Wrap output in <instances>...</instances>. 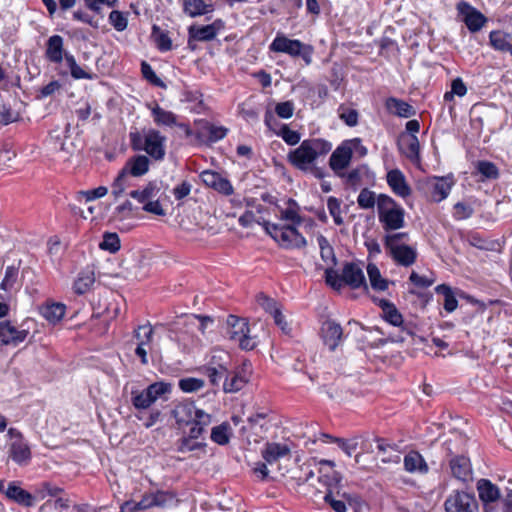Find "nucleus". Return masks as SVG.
I'll return each instance as SVG.
<instances>
[{
	"instance_id": "obj_1",
	"label": "nucleus",
	"mask_w": 512,
	"mask_h": 512,
	"mask_svg": "<svg viewBox=\"0 0 512 512\" xmlns=\"http://www.w3.org/2000/svg\"><path fill=\"white\" fill-rule=\"evenodd\" d=\"M279 217L281 220L290 222L288 225L270 223L264 220L258 222L264 230L283 248H300L306 244L305 238L298 232L296 226L303 221L299 215V207L295 200L289 198L286 201L285 208H279Z\"/></svg>"
},
{
	"instance_id": "obj_2",
	"label": "nucleus",
	"mask_w": 512,
	"mask_h": 512,
	"mask_svg": "<svg viewBox=\"0 0 512 512\" xmlns=\"http://www.w3.org/2000/svg\"><path fill=\"white\" fill-rule=\"evenodd\" d=\"M324 466L329 467L331 473L322 475V483L327 487V493L324 496V501L335 512H346L347 507L353 509L354 512H360L363 506L361 498L355 494L347 493L341 486L342 476L339 472L333 470L335 463L333 460L322 459V474L324 473Z\"/></svg>"
},
{
	"instance_id": "obj_3",
	"label": "nucleus",
	"mask_w": 512,
	"mask_h": 512,
	"mask_svg": "<svg viewBox=\"0 0 512 512\" xmlns=\"http://www.w3.org/2000/svg\"><path fill=\"white\" fill-rule=\"evenodd\" d=\"M130 147L135 152L145 151L150 160L163 161L166 155V137L159 130L150 128L144 134L129 132Z\"/></svg>"
},
{
	"instance_id": "obj_4",
	"label": "nucleus",
	"mask_w": 512,
	"mask_h": 512,
	"mask_svg": "<svg viewBox=\"0 0 512 512\" xmlns=\"http://www.w3.org/2000/svg\"><path fill=\"white\" fill-rule=\"evenodd\" d=\"M325 280L327 285L336 291H340L344 286L354 290L362 288L366 293L369 290L363 270L358 264L352 262L343 266L341 274L327 268L325 270Z\"/></svg>"
},
{
	"instance_id": "obj_5",
	"label": "nucleus",
	"mask_w": 512,
	"mask_h": 512,
	"mask_svg": "<svg viewBox=\"0 0 512 512\" xmlns=\"http://www.w3.org/2000/svg\"><path fill=\"white\" fill-rule=\"evenodd\" d=\"M150 165V158L144 154H135L129 157L111 185L112 195L119 198L128 186V178L144 176L149 172Z\"/></svg>"
},
{
	"instance_id": "obj_6",
	"label": "nucleus",
	"mask_w": 512,
	"mask_h": 512,
	"mask_svg": "<svg viewBox=\"0 0 512 512\" xmlns=\"http://www.w3.org/2000/svg\"><path fill=\"white\" fill-rule=\"evenodd\" d=\"M269 50L275 53H284L293 58L300 57L306 65L312 62L314 49L311 45L305 44L298 39H290L282 33H277Z\"/></svg>"
},
{
	"instance_id": "obj_7",
	"label": "nucleus",
	"mask_w": 512,
	"mask_h": 512,
	"mask_svg": "<svg viewBox=\"0 0 512 512\" xmlns=\"http://www.w3.org/2000/svg\"><path fill=\"white\" fill-rule=\"evenodd\" d=\"M377 209L379 221L386 231L397 230L404 226V209L390 196L380 194L377 198Z\"/></svg>"
},
{
	"instance_id": "obj_8",
	"label": "nucleus",
	"mask_w": 512,
	"mask_h": 512,
	"mask_svg": "<svg viewBox=\"0 0 512 512\" xmlns=\"http://www.w3.org/2000/svg\"><path fill=\"white\" fill-rule=\"evenodd\" d=\"M226 323L229 339L237 342L241 349L250 351L256 347L255 340L249 335L250 327L246 318L230 314Z\"/></svg>"
},
{
	"instance_id": "obj_9",
	"label": "nucleus",
	"mask_w": 512,
	"mask_h": 512,
	"mask_svg": "<svg viewBox=\"0 0 512 512\" xmlns=\"http://www.w3.org/2000/svg\"><path fill=\"white\" fill-rule=\"evenodd\" d=\"M171 392V384L166 382H154L146 389L132 390L131 403L137 410L148 409L158 398Z\"/></svg>"
},
{
	"instance_id": "obj_10",
	"label": "nucleus",
	"mask_w": 512,
	"mask_h": 512,
	"mask_svg": "<svg viewBox=\"0 0 512 512\" xmlns=\"http://www.w3.org/2000/svg\"><path fill=\"white\" fill-rule=\"evenodd\" d=\"M195 142L198 145L210 146L223 140L229 133V128L217 126L207 119H195Z\"/></svg>"
},
{
	"instance_id": "obj_11",
	"label": "nucleus",
	"mask_w": 512,
	"mask_h": 512,
	"mask_svg": "<svg viewBox=\"0 0 512 512\" xmlns=\"http://www.w3.org/2000/svg\"><path fill=\"white\" fill-rule=\"evenodd\" d=\"M316 141L317 140H304L299 147L288 153V162L299 170H312V166L319 155V152L314 147V142Z\"/></svg>"
},
{
	"instance_id": "obj_12",
	"label": "nucleus",
	"mask_w": 512,
	"mask_h": 512,
	"mask_svg": "<svg viewBox=\"0 0 512 512\" xmlns=\"http://www.w3.org/2000/svg\"><path fill=\"white\" fill-rule=\"evenodd\" d=\"M248 428L260 439H264L273 427L279 424L278 417L271 409L262 408L247 419Z\"/></svg>"
},
{
	"instance_id": "obj_13",
	"label": "nucleus",
	"mask_w": 512,
	"mask_h": 512,
	"mask_svg": "<svg viewBox=\"0 0 512 512\" xmlns=\"http://www.w3.org/2000/svg\"><path fill=\"white\" fill-rule=\"evenodd\" d=\"M17 326L11 320H0V348H16L24 343L30 335L29 329Z\"/></svg>"
},
{
	"instance_id": "obj_14",
	"label": "nucleus",
	"mask_w": 512,
	"mask_h": 512,
	"mask_svg": "<svg viewBox=\"0 0 512 512\" xmlns=\"http://www.w3.org/2000/svg\"><path fill=\"white\" fill-rule=\"evenodd\" d=\"M446 512H479V504L473 493L453 491L445 500Z\"/></svg>"
},
{
	"instance_id": "obj_15",
	"label": "nucleus",
	"mask_w": 512,
	"mask_h": 512,
	"mask_svg": "<svg viewBox=\"0 0 512 512\" xmlns=\"http://www.w3.org/2000/svg\"><path fill=\"white\" fill-rule=\"evenodd\" d=\"M456 8L471 33L480 31L488 21L484 14L466 1H460Z\"/></svg>"
},
{
	"instance_id": "obj_16",
	"label": "nucleus",
	"mask_w": 512,
	"mask_h": 512,
	"mask_svg": "<svg viewBox=\"0 0 512 512\" xmlns=\"http://www.w3.org/2000/svg\"><path fill=\"white\" fill-rule=\"evenodd\" d=\"M199 177L206 187L213 189L219 194L230 196L234 193L231 181L217 171L207 169L202 171Z\"/></svg>"
},
{
	"instance_id": "obj_17",
	"label": "nucleus",
	"mask_w": 512,
	"mask_h": 512,
	"mask_svg": "<svg viewBox=\"0 0 512 512\" xmlns=\"http://www.w3.org/2000/svg\"><path fill=\"white\" fill-rule=\"evenodd\" d=\"M225 23L222 19H216L211 24L204 26H190L188 29V45L191 47L192 41L207 42L216 38L219 31L224 29Z\"/></svg>"
},
{
	"instance_id": "obj_18",
	"label": "nucleus",
	"mask_w": 512,
	"mask_h": 512,
	"mask_svg": "<svg viewBox=\"0 0 512 512\" xmlns=\"http://www.w3.org/2000/svg\"><path fill=\"white\" fill-rule=\"evenodd\" d=\"M343 341V329L340 324L332 320L322 322V343L329 351H336L342 346Z\"/></svg>"
},
{
	"instance_id": "obj_19",
	"label": "nucleus",
	"mask_w": 512,
	"mask_h": 512,
	"mask_svg": "<svg viewBox=\"0 0 512 512\" xmlns=\"http://www.w3.org/2000/svg\"><path fill=\"white\" fill-rule=\"evenodd\" d=\"M352 146V141H345L339 145L330 156L329 165L338 176L344 175V169L351 161L353 155Z\"/></svg>"
},
{
	"instance_id": "obj_20",
	"label": "nucleus",
	"mask_w": 512,
	"mask_h": 512,
	"mask_svg": "<svg viewBox=\"0 0 512 512\" xmlns=\"http://www.w3.org/2000/svg\"><path fill=\"white\" fill-rule=\"evenodd\" d=\"M22 482L18 480L10 481L4 490L5 497L20 506L29 508L33 507L36 498L29 491L22 488Z\"/></svg>"
},
{
	"instance_id": "obj_21",
	"label": "nucleus",
	"mask_w": 512,
	"mask_h": 512,
	"mask_svg": "<svg viewBox=\"0 0 512 512\" xmlns=\"http://www.w3.org/2000/svg\"><path fill=\"white\" fill-rule=\"evenodd\" d=\"M9 458L17 465L27 466L32 459L30 446L24 439L14 440L8 449Z\"/></svg>"
},
{
	"instance_id": "obj_22",
	"label": "nucleus",
	"mask_w": 512,
	"mask_h": 512,
	"mask_svg": "<svg viewBox=\"0 0 512 512\" xmlns=\"http://www.w3.org/2000/svg\"><path fill=\"white\" fill-rule=\"evenodd\" d=\"M66 309L67 307L64 303L47 300L39 307V314L49 324L55 326L64 318Z\"/></svg>"
},
{
	"instance_id": "obj_23",
	"label": "nucleus",
	"mask_w": 512,
	"mask_h": 512,
	"mask_svg": "<svg viewBox=\"0 0 512 512\" xmlns=\"http://www.w3.org/2000/svg\"><path fill=\"white\" fill-rule=\"evenodd\" d=\"M64 39L60 35L50 36L45 44V59L54 64H60L65 54Z\"/></svg>"
},
{
	"instance_id": "obj_24",
	"label": "nucleus",
	"mask_w": 512,
	"mask_h": 512,
	"mask_svg": "<svg viewBox=\"0 0 512 512\" xmlns=\"http://www.w3.org/2000/svg\"><path fill=\"white\" fill-rule=\"evenodd\" d=\"M199 410L194 402L184 401L175 405L171 414L179 426H188Z\"/></svg>"
},
{
	"instance_id": "obj_25",
	"label": "nucleus",
	"mask_w": 512,
	"mask_h": 512,
	"mask_svg": "<svg viewBox=\"0 0 512 512\" xmlns=\"http://www.w3.org/2000/svg\"><path fill=\"white\" fill-rule=\"evenodd\" d=\"M339 176L345 179L344 183L347 187L356 191L365 185L367 180H369L370 171L367 165H360L347 173L344 172V175Z\"/></svg>"
},
{
	"instance_id": "obj_26",
	"label": "nucleus",
	"mask_w": 512,
	"mask_h": 512,
	"mask_svg": "<svg viewBox=\"0 0 512 512\" xmlns=\"http://www.w3.org/2000/svg\"><path fill=\"white\" fill-rule=\"evenodd\" d=\"M291 449L285 443L267 442L261 452L263 459L273 465L280 459L290 455Z\"/></svg>"
},
{
	"instance_id": "obj_27",
	"label": "nucleus",
	"mask_w": 512,
	"mask_h": 512,
	"mask_svg": "<svg viewBox=\"0 0 512 512\" xmlns=\"http://www.w3.org/2000/svg\"><path fill=\"white\" fill-rule=\"evenodd\" d=\"M393 260L404 267L413 265L417 258V252L414 248L408 245H398L386 248Z\"/></svg>"
},
{
	"instance_id": "obj_28",
	"label": "nucleus",
	"mask_w": 512,
	"mask_h": 512,
	"mask_svg": "<svg viewBox=\"0 0 512 512\" xmlns=\"http://www.w3.org/2000/svg\"><path fill=\"white\" fill-rule=\"evenodd\" d=\"M404 469L409 473L425 475L429 472V466L424 457L415 450L409 451L403 459Z\"/></svg>"
},
{
	"instance_id": "obj_29",
	"label": "nucleus",
	"mask_w": 512,
	"mask_h": 512,
	"mask_svg": "<svg viewBox=\"0 0 512 512\" xmlns=\"http://www.w3.org/2000/svg\"><path fill=\"white\" fill-rule=\"evenodd\" d=\"M476 488L479 499L482 503H495L501 498L499 487L488 479H479L477 481Z\"/></svg>"
},
{
	"instance_id": "obj_30",
	"label": "nucleus",
	"mask_w": 512,
	"mask_h": 512,
	"mask_svg": "<svg viewBox=\"0 0 512 512\" xmlns=\"http://www.w3.org/2000/svg\"><path fill=\"white\" fill-rule=\"evenodd\" d=\"M449 464L452 475L456 479L466 482L472 478V468L467 457L463 455L455 456L450 460Z\"/></svg>"
},
{
	"instance_id": "obj_31",
	"label": "nucleus",
	"mask_w": 512,
	"mask_h": 512,
	"mask_svg": "<svg viewBox=\"0 0 512 512\" xmlns=\"http://www.w3.org/2000/svg\"><path fill=\"white\" fill-rule=\"evenodd\" d=\"M387 183L392 191L402 198L411 194V188L407 184L404 174L399 169H393L387 173Z\"/></svg>"
},
{
	"instance_id": "obj_32",
	"label": "nucleus",
	"mask_w": 512,
	"mask_h": 512,
	"mask_svg": "<svg viewBox=\"0 0 512 512\" xmlns=\"http://www.w3.org/2000/svg\"><path fill=\"white\" fill-rule=\"evenodd\" d=\"M214 359L215 357L208 364L204 365L201 368V372L208 377L212 386H219L222 379L225 380L228 369L224 364L216 363Z\"/></svg>"
},
{
	"instance_id": "obj_33",
	"label": "nucleus",
	"mask_w": 512,
	"mask_h": 512,
	"mask_svg": "<svg viewBox=\"0 0 512 512\" xmlns=\"http://www.w3.org/2000/svg\"><path fill=\"white\" fill-rule=\"evenodd\" d=\"M385 106L390 113L402 118L412 117L416 113L413 106L395 97H389L386 100Z\"/></svg>"
},
{
	"instance_id": "obj_34",
	"label": "nucleus",
	"mask_w": 512,
	"mask_h": 512,
	"mask_svg": "<svg viewBox=\"0 0 512 512\" xmlns=\"http://www.w3.org/2000/svg\"><path fill=\"white\" fill-rule=\"evenodd\" d=\"M212 423L211 414L200 409L193 421L190 423L189 432L191 437L201 438L207 431L208 426Z\"/></svg>"
},
{
	"instance_id": "obj_35",
	"label": "nucleus",
	"mask_w": 512,
	"mask_h": 512,
	"mask_svg": "<svg viewBox=\"0 0 512 512\" xmlns=\"http://www.w3.org/2000/svg\"><path fill=\"white\" fill-rule=\"evenodd\" d=\"M182 9L186 15L195 18L212 12L213 5L204 0H182Z\"/></svg>"
},
{
	"instance_id": "obj_36",
	"label": "nucleus",
	"mask_w": 512,
	"mask_h": 512,
	"mask_svg": "<svg viewBox=\"0 0 512 512\" xmlns=\"http://www.w3.org/2000/svg\"><path fill=\"white\" fill-rule=\"evenodd\" d=\"M95 283V274L93 270L84 269L79 272L73 283V291L77 295L87 293Z\"/></svg>"
},
{
	"instance_id": "obj_37",
	"label": "nucleus",
	"mask_w": 512,
	"mask_h": 512,
	"mask_svg": "<svg viewBox=\"0 0 512 512\" xmlns=\"http://www.w3.org/2000/svg\"><path fill=\"white\" fill-rule=\"evenodd\" d=\"M378 305L382 309L385 321L396 327L403 324V316L392 302L381 299Z\"/></svg>"
},
{
	"instance_id": "obj_38",
	"label": "nucleus",
	"mask_w": 512,
	"mask_h": 512,
	"mask_svg": "<svg viewBox=\"0 0 512 512\" xmlns=\"http://www.w3.org/2000/svg\"><path fill=\"white\" fill-rule=\"evenodd\" d=\"M182 96L184 102L191 104V112L201 114L206 110L203 94L200 90L186 89L183 91Z\"/></svg>"
},
{
	"instance_id": "obj_39",
	"label": "nucleus",
	"mask_w": 512,
	"mask_h": 512,
	"mask_svg": "<svg viewBox=\"0 0 512 512\" xmlns=\"http://www.w3.org/2000/svg\"><path fill=\"white\" fill-rule=\"evenodd\" d=\"M248 380L238 372H230L227 370L225 380L223 382V390L225 393H236L244 388Z\"/></svg>"
},
{
	"instance_id": "obj_40",
	"label": "nucleus",
	"mask_w": 512,
	"mask_h": 512,
	"mask_svg": "<svg viewBox=\"0 0 512 512\" xmlns=\"http://www.w3.org/2000/svg\"><path fill=\"white\" fill-rule=\"evenodd\" d=\"M154 122L158 126H175L177 123V115L172 111H168L160 107L158 104L151 110Z\"/></svg>"
},
{
	"instance_id": "obj_41",
	"label": "nucleus",
	"mask_w": 512,
	"mask_h": 512,
	"mask_svg": "<svg viewBox=\"0 0 512 512\" xmlns=\"http://www.w3.org/2000/svg\"><path fill=\"white\" fill-rule=\"evenodd\" d=\"M400 149L411 161H419L420 144L416 135H410L407 138H403Z\"/></svg>"
},
{
	"instance_id": "obj_42",
	"label": "nucleus",
	"mask_w": 512,
	"mask_h": 512,
	"mask_svg": "<svg viewBox=\"0 0 512 512\" xmlns=\"http://www.w3.org/2000/svg\"><path fill=\"white\" fill-rule=\"evenodd\" d=\"M231 435L232 432L230 424L228 422H223L211 429L210 438L214 443L224 446L230 442Z\"/></svg>"
},
{
	"instance_id": "obj_43",
	"label": "nucleus",
	"mask_w": 512,
	"mask_h": 512,
	"mask_svg": "<svg viewBox=\"0 0 512 512\" xmlns=\"http://www.w3.org/2000/svg\"><path fill=\"white\" fill-rule=\"evenodd\" d=\"M151 37L160 52L172 50V40L167 31H162L157 25L152 26Z\"/></svg>"
},
{
	"instance_id": "obj_44",
	"label": "nucleus",
	"mask_w": 512,
	"mask_h": 512,
	"mask_svg": "<svg viewBox=\"0 0 512 512\" xmlns=\"http://www.w3.org/2000/svg\"><path fill=\"white\" fill-rule=\"evenodd\" d=\"M199 438L191 437V433L188 432L187 435L181 437L177 441V451L180 453H187L196 450H204L206 447V443L202 441H198Z\"/></svg>"
},
{
	"instance_id": "obj_45",
	"label": "nucleus",
	"mask_w": 512,
	"mask_h": 512,
	"mask_svg": "<svg viewBox=\"0 0 512 512\" xmlns=\"http://www.w3.org/2000/svg\"><path fill=\"white\" fill-rule=\"evenodd\" d=\"M158 192L157 185L154 181L148 182L143 189L141 190H133L129 192V196L135 199L137 202L141 204H145L150 201L153 197L156 196Z\"/></svg>"
},
{
	"instance_id": "obj_46",
	"label": "nucleus",
	"mask_w": 512,
	"mask_h": 512,
	"mask_svg": "<svg viewBox=\"0 0 512 512\" xmlns=\"http://www.w3.org/2000/svg\"><path fill=\"white\" fill-rule=\"evenodd\" d=\"M367 274L370 285L374 290L384 291L388 288V282L381 276L379 268L374 263L367 265Z\"/></svg>"
},
{
	"instance_id": "obj_47",
	"label": "nucleus",
	"mask_w": 512,
	"mask_h": 512,
	"mask_svg": "<svg viewBox=\"0 0 512 512\" xmlns=\"http://www.w3.org/2000/svg\"><path fill=\"white\" fill-rule=\"evenodd\" d=\"M435 290L438 294L443 295V297H444L443 307L448 313H451L454 310H456V308L458 306V301H457L450 286L441 284V285H438L435 288Z\"/></svg>"
},
{
	"instance_id": "obj_48",
	"label": "nucleus",
	"mask_w": 512,
	"mask_h": 512,
	"mask_svg": "<svg viewBox=\"0 0 512 512\" xmlns=\"http://www.w3.org/2000/svg\"><path fill=\"white\" fill-rule=\"evenodd\" d=\"M99 248L112 254L118 252L121 248V241L117 233L105 232Z\"/></svg>"
},
{
	"instance_id": "obj_49",
	"label": "nucleus",
	"mask_w": 512,
	"mask_h": 512,
	"mask_svg": "<svg viewBox=\"0 0 512 512\" xmlns=\"http://www.w3.org/2000/svg\"><path fill=\"white\" fill-rule=\"evenodd\" d=\"M141 74H142V77L152 86L162 88V89L167 88V85L165 84V82L160 77L157 76V74L153 70L152 66L146 61L141 62Z\"/></svg>"
},
{
	"instance_id": "obj_50",
	"label": "nucleus",
	"mask_w": 512,
	"mask_h": 512,
	"mask_svg": "<svg viewBox=\"0 0 512 512\" xmlns=\"http://www.w3.org/2000/svg\"><path fill=\"white\" fill-rule=\"evenodd\" d=\"M451 183L445 178H438L433 184L431 196L435 202H441L450 193Z\"/></svg>"
},
{
	"instance_id": "obj_51",
	"label": "nucleus",
	"mask_w": 512,
	"mask_h": 512,
	"mask_svg": "<svg viewBox=\"0 0 512 512\" xmlns=\"http://www.w3.org/2000/svg\"><path fill=\"white\" fill-rule=\"evenodd\" d=\"M128 12L120 10H112L109 13L108 21L109 24L118 32H122L128 27Z\"/></svg>"
},
{
	"instance_id": "obj_52",
	"label": "nucleus",
	"mask_w": 512,
	"mask_h": 512,
	"mask_svg": "<svg viewBox=\"0 0 512 512\" xmlns=\"http://www.w3.org/2000/svg\"><path fill=\"white\" fill-rule=\"evenodd\" d=\"M153 328L150 324L139 325L134 329L133 337L137 340V344H144L150 348L153 339Z\"/></svg>"
},
{
	"instance_id": "obj_53",
	"label": "nucleus",
	"mask_w": 512,
	"mask_h": 512,
	"mask_svg": "<svg viewBox=\"0 0 512 512\" xmlns=\"http://www.w3.org/2000/svg\"><path fill=\"white\" fill-rule=\"evenodd\" d=\"M19 267L9 265L5 269V275L0 283V290L10 291L18 280Z\"/></svg>"
},
{
	"instance_id": "obj_54",
	"label": "nucleus",
	"mask_w": 512,
	"mask_h": 512,
	"mask_svg": "<svg viewBox=\"0 0 512 512\" xmlns=\"http://www.w3.org/2000/svg\"><path fill=\"white\" fill-rule=\"evenodd\" d=\"M476 169L477 172L485 179L495 180L499 177V169L493 162L486 160L478 161Z\"/></svg>"
},
{
	"instance_id": "obj_55",
	"label": "nucleus",
	"mask_w": 512,
	"mask_h": 512,
	"mask_svg": "<svg viewBox=\"0 0 512 512\" xmlns=\"http://www.w3.org/2000/svg\"><path fill=\"white\" fill-rule=\"evenodd\" d=\"M322 443H335L342 451H344L348 456L352 455V452L356 450V443H348L343 438L333 437L329 434L322 433Z\"/></svg>"
},
{
	"instance_id": "obj_56",
	"label": "nucleus",
	"mask_w": 512,
	"mask_h": 512,
	"mask_svg": "<svg viewBox=\"0 0 512 512\" xmlns=\"http://www.w3.org/2000/svg\"><path fill=\"white\" fill-rule=\"evenodd\" d=\"M108 193V189L105 186H99L90 190H82L78 191L76 194V199L81 202L85 200L86 202L93 201L95 199H99L104 197Z\"/></svg>"
},
{
	"instance_id": "obj_57",
	"label": "nucleus",
	"mask_w": 512,
	"mask_h": 512,
	"mask_svg": "<svg viewBox=\"0 0 512 512\" xmlns=\"http://www.w3.org/2000/svg\"><path fill=\"white\" fill-rule=\"evenodd\" d=\"M277 136L281 137L288 145H296L299 143L301 136L298 131L292 130L287 124H282L280 129L275 132Z\"/></svg>"
},
{
	"instance_id": "obj_58",
	"label": "nucleus",
	"mask_w": 512,
	"mask_h": 512,
	"mask_svg": "<svg viewBox=\"0 0 512 512\" xmlns=\"http://www.w3.org/2000/svg\"><path fill=\"white\" fill-rule=\"evenodd\" d=\"M155 507H166L176 501L177 494L173 491L157 490L152 493Z\"/></svg>"
},
{
	"instance_id": "obj_59",
	"label": "nucleus",
	"mask_w": 512,
	"mask_h": 512,
	"mask_svg": "<svg viewBox=\"0 0 512 512\" xmlns=\"http://www.w3.org/2000/svg\"><path fill=\"white\" fill-rule=\"evenodd\" d=\"M21 119L20 113L13 110L10 105H0V125L6 126Z\"/></svg>"
},
{
	"instance_id": "obj_60",
	"label": "nucleus",
	"mask_w": 512,
	"mask_h": 512,
	"mask_svg": "<svg viewBox=\"0 0 512 512\" xmlns=\"http://www.w3.org/2000/svg\"><path fill=\"white\" fill-rule=\"evenodd\" d=\"M467 93V87L461 78H455L451 83V90L444 94L445 101H452L454 96L463 97Z\"/></svg>"
},
{
	"instance_id": "obj_61",
	"label": "nucleus",
	"mask_w": 512,
	"mask_h": 512,
	"mask_svg": "<svg viewBox=\"0 0 512 512\" xmlns=\"http://www.w3.org/2000/svg\"><path fill=\"white\" fill-rule=\"evenodd\" d=\"M508 35L501 31H492L489 35L490 43L496 50L506 52L510 43L508 41Z\"/></svg>"
},
{
	"instance_id": "obj_62",
	"label": "nucleus",
	"mask_w": 512,
	"mask_h": 512,
	"mask_svg": "<svg viewBox=\"0 0 512 512\" xmlns=\"http://www.w3.org/2000/svg\"><path fill=\"white\" fill-rule=\"evenodd\" d=\"M204 381L202 379L187 377L182 378L178 382L179 388L185 393H192L200 390L204 387Z\"/></svg>"
},
{
	"instance_id": "obj_63",
	"label": "nucleus",
	"mask_w": 512,
	"mask_h": 512,
	"mask_svg": "<svg viewBox=\"0 0 512 512\" xmlns=\"http://www.w3.org/2000/svg\"><path fill=\"white\" fill-rule=\"evenodd\" d=\"M257 302L267 313L271 315L280 310V306L277 301L264 293H259L257 295Z\"/></svg>"
},
{
	"instance_id": "obj_64",
	"label": "nucleus",
	"mask_w": 512,
	"mask_h": 512,
	"mask_svg": "<svg viewBox=\"0 0 512 512\" xmlns=\"http://www.w3.org/2000/svg\"><path fill=\"white\" fill-rule=\"evenodd\" d=\"M339 118L345 122L346 125L354 127L358 124V112L355 109L340 106L338 109Z\"/></svg>"
}]
</instances>
